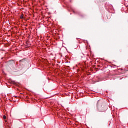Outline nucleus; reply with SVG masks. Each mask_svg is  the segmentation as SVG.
Returning a JSON list of instances; mask_svg holds the SVG:
<instances>
[{
  "instance_id": "obj_1",
  "label": "nucleus",
  "mask_w": 128,
  "mask_h": 128,
  "mask_svg": "<svg viewBox=\"0 0 128 128\" xmlns=\"http://www.w3.org/2000/svg\"><path fill=\"white\" fill-rule=\"evenodd\" d=\"M97 108L100 112H103L106 110H104V108L102 107V106H98V104H97Z\"/></svg>"
},
{
  "instance_id": "obj_2",
  "label": "nucleus",
  "mask_w": 128,
  "mask_h": 128,
  "mask_svg": "<svg viewBox=\"0 0 128 128\" xmlns=\"http://www.w3.org/2000/svg\"><path fill=\"white\" fill-rule=\"evenodd\" d=\"M3 118H4V120H6V116H3Z\"/></svg>"
},
{
  "instance_id": "obj_3",
  "label": "nucleus",
  "mask_w": 128,
  "mask_h": 128,
  "mask_svg": "<svg viewBox=\"0 0 128 128\" xmlns=\"http://www.w3.org/2000/svg\"><path fill=\"white\" fill-rule=\"evenodd\" d=\"M20 18H22V19L24 18V16H22V15L20 17Z\"/></svg>"
},
{
  "instance_id": "obj_4",
  "label": "nucleus",
  "mask_w": 128,
  "mask_h": 128,
  "mask_svg": "<svg viewBox=\"0 0 128 128\" xmlns=\"http://www.w3.org/2000/svg\"><path fill=\"white\" fill-rule=\"evenodd\" d=\"M74 12V11H73Z\"/></svg>"
}]
</instances>
